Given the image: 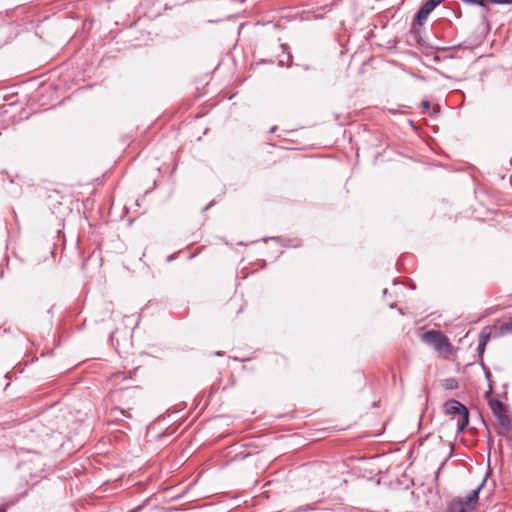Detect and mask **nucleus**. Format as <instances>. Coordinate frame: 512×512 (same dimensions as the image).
I'll list each match as a JSON object with an SVG mask.
<instances>
[{"mask_svg":"<svg viewBox=\"0 0 512 512\" xmlns=\"http://www.w3.org/2000/svg\"><path fill=\"white\" fill-rule=\"evenodd\" d=\"M486 377L489 378L490 377V372H486Z\"/></svg>","mask_w":512,"mask_h":512,"instance_id":"nucleus-12","label":"nucleus"},{"mask_svg":"<svg viewBox=\"0 0 512 512\" xmlns=\"http://www.w3.org/2000/svg\"><path fill=\"white\" fill-rule=\"evenodd\" d=\"M472 509L464 501V499H455L448 505L447 512H471Z\"/></svg>","mask_w":512,"mask_h":512,"instance_id":"nucleus-4","label":"nucleus"},{"mask_svg":"<svg viewBox=\"0 0 512 512\" xmlns=\"http://www.w3.org/2000/svg\"><path fill=\"white\" fill-rule=\"evenodd\" d=\"M445 412L456 422L457 431L463 432L469 424V412L466 406L457 400H449L444 405Z\"/></svg>","mask_w":512,"mask_h":512,"instance_id":"nucleus-1","label":"nucleus"},{"mask_svg":"<svg viewBox=\"0 0 512 512\" xmlns=\"http://www.w3.org/2000/svg\"><path fill=\"white\" fill-rule=\"evenodd\" d=\"M505 330H507V331H512V326H511V327L506 326V327H505Z\"/></svg>","mask_w":512,"mask_h":512,"instance_id":"nucleus-11","label":"nucleus"},{"mask_svg":"<svg viewBox=\"0 0 512 512\" xmlns=\"http://www.w3.org/2000/svg\"><path fill=\"white\" fill-rule=\"evenodd\" d=\"M443 385H444V387L446 389H455V388H457L458 383H457L456 379L448 378V379L444 380V384Z\"/></svg>","mask_w":512,"mask_h":512,"instance_id":"nucleus-8","label":"nucleus"},{"mask_svg":"<svg viewBox=\"0 0 512 512\" xmlns=\"http://www.w3.org/2000/svg\"><path fill=\"white\" fill-rule=\"evenodd\" d=\"M489 2L494 4H509L512 3V0H489Z\"/></svg>","mask_w":512,"mask_h":512,"instance_id":"nucleus-9","label":"nucleus"},{"mask_svg":"<svg viewBox=\"0 0 512 512\" xmlns=\"http://www.w3.org/2000/svg\"><path fill=\"white\" fill-rule=\"evenodd\" d=\"M489 338H490V335L489 334H486V333H482L480 335V339H479V343H478V352L480 355H482L485 351V348H486V345L489 341Z\"/></svg>","mask_w":512,"mask_h":512,"instance_id":"nucleus-6","label":"nucleus"},{"mask_svg":"<svg viewBox=\"0 0 512 512\" xmlns=\"http://www.w3.org/2000/svg\"><path fill=\"white\" fill-rule=\"evenodd\" d=\"M486 482V478L483 479L482 483L474 490L470 492V494L464 499V501L469 505V507L472 509V511L475 509L478 498H479V492L481 488L484 486Z\"/></svg>","mask_w":512,"mask_h":512,"instance_id":"nucleus-5","label":"nucleus"},{"mask_svg":"<svg viewBox=\"0 0 512 512\" xmlns=\"http://www.w3.org/2000/svg\"><path fill=\"white\" fill-rule=\"evenodd\" d=\"M421 105H422V107H423L424 109H429V108H430V103H429V101H427V100L422 101V102H421Z\"/></svg>","mask_w":512,"mask_h":512,"instance_id":"nucleus-10","label":"nucleus"},{"mask_svg":"<svg viewBox=\"0 0 512 512\" xmlns=\"http://www.w3.org/2000/svg\"><path fill=\"white\" fill-rule=\"evenodd\" d=\"M421 339L424 343L433 347L439 354L447 355L452 351V345L449 339L440 331L429 330L422 334Z\"/></svg>","mask_w":512,"mask_h":512,"instance_id":"nucleus-2","label":"nucleus"},{"mask_svg":"<svg viewBox=\"0 0 512 512\" xmlns=\"http://www.w3.org/2000/svg\"><path fill=\"white\" fill-rule=\"evenodd\" d=\"M0 512H6V510L2 507H0Z\"/></svg>","mask_w":512,"mask_h":512,"instance_id":"nucleus-13","label":"nucleus"},{"mask_svg":"<svg viewBox=\"0 0 512 512\" xmlns=\"http://www.w3.org/2000/svg\"><path fill=\"white\" fill-rule=\"evenodd\" d=\"M428 13L419 9L415 15V22L418 24V25H423L424 22L426 21L427 17H428Z\"/></svg>","mask_w":512,"mask_h":512,"instance_id":"nucleus-7","label":"nucleus"},{"mask_svg":"<svg viewBox=\"0 0 512 512\" xmlns=\"http://www.w3.org/2000/svg\"><path fill=\"white\" fill-rule=\"evenodd\" d=\"M489 407L492 410L495 417L497 418L499 424L503 428L509 430L511 428L512 421H511L510 416L508 415V412H507V409H506V406L504 405V403H502L498 399H491V400H489Z\"/></svg>","mask_w":512,"mask_h":512,"instance_id":"nucleus-3","label":"nucleus"}]
</instances>
